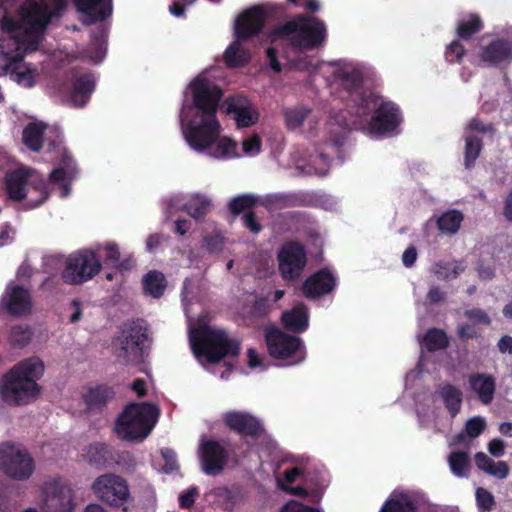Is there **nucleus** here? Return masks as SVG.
<instances>
[{"mask_svg": "<svg viewBox=\"0 0 512 512\" xmlns=\"http://www.w3.org/2000/svg\"><path fill=\"white\" fill-rule=\"evenodd\" d=\"M437 393L451 417H455L460 412L463 402L462 391L452 384H444L439 387Z\"/></svg>", "mask_w": 512, "mask_h": 512, "instance_id": "obj_32", "label": "nucleus"}, {"mask_svg": "<svg viewBox=\"0 0 512 512\" xmlns=\"http://www.w3.org/2000/svg\"><path fill=\"white\" fill-rule=\"evenodd\" d=\"M102 269V263L91 249L70 254L62 272V279L70 285H80L93 279Z\"/></svg>", "mask_w": 512, "mask_h": 512, "instance_id": "obj_10", "label": "nucleus"}, {"mask_svg": "<svg viewBox=\"0 0 512 512\" xmlns=\"http://www.w3.org/2000/svg\"><path fill=\"white\" fill-rule=\"evenodd\" d=\"M78 12L84 15V24L104 21L112 14V0H73Z\"/></svg>", "mask_w": 512, "mask_h": 512, "instance_id": "obj_24", "label": "nucleus"}, {"mask_svg": "<svg viewBox=\"0 0 512 512\" xmlns=\"http://www.w3.org/2000/svg\"><path fill=\"white\" fill-rule=\"evenodd\" d=\"M243 225L245 228H247L250 232L254 234H258L262 230V225L257 220L256 214L253 211H247L243 217Z\"/></svg>", "mask_w": 512, "mask_h": 512, "instance_id": "obj_59", "label": "nucleus"}, {"mask_svg": "<svg viewBox=\"0 0 512 512\" xmlns=\"http://www.w3.org/2000/svg\"><path fill=\"white\" fill-rule=\"evenodd\" d=\"M488 451L495 457H501L505 453V442L500 438H494L488 443Z\"/></svg>", "mask_w": 512, "mask_h": 512, "instance_id": "obj_63", "label": "nucleus"}, {"mask_svg": "<svg viewBox=\"0 0 512 512\" xmlns=\"http://www.w3.org/2000/svg\"><path fill=\"white\" fill-rule=\"evenodd\" d=\"M457 335L461 341H468L481 337V334L477 331V329L468 323L462 324L458 327Z\"/></svg>", "mask_w": 512, "mask_h": 512, "instance_id": "obj_58", "label": "nucleus"}, {"mask_svg": "<svg viewBox=\"0 0 512 512\" xmlns=\"http://www.w3.org/2000/svg\"><path fill=\"white\" fill-rule=\"evenodd\" d=\"M66 7V0H26L18 8V18L7 12L0 19V76L10 78L25 88L36 83L37 70L24 61L27 51L38 49L53 17Z\"/></svg>", "mask_w": 512, "mask_h": 512, "instance_id": "obj_1", "label": "nucleus"}, {"mask_svg": "<svg viewBox=\"0 0 512 512\" xmlns=\"http://www.w3.org/2000/svg\"><path fill=\"white\" fill-rule=\"evenodd\" d=\"M94 493L107 504L120 507L130 498L127 481L115 474H104L95 479L92 484Z\"/></svg>", "mask_w": 512, "mask_h": 512, "instance_id": "obj_16", "label": "nucleus"}, {"mask_svg": "<svg viewBox=\"0 0 512 512\" xmlns=\"http://www.w3.org/2000/svg\"><path fill=\"white\" fill-rule=\"evenodd\" d=\"M265 339L269 354L276 359L292 358L302 346L298 336L289 335L276 327L266 331Z\"/></svg>", "mask_w": 512, "mask_h": 512, "instance_id": "obj_19", "label": "nucleus"}, {"mask_svg": "<svg viewBox=\"0 0 512 512\" xmlns=\"http://www.w3.org/2000/svg\"><path fill=\"white\" fill-rule=\"evenodd\" d=\"M464 315L469 320L484 326H490L492 323L490 316L480 308L468 309L464 312Z\"/></svg>", "mask_w": 512, "mask_h": 512, "instance_id": "obj_55", "label": "nucleus"}, {"mask_svg": "<svg viewBox=\"0 0 512 512\" xmlns=\"http://www.w3.org/2000/svg\"><path fill=\"white\" fill-rule=\"evenodd\" d=\"M225 426L243 439L258 440L265 438L266 429L256 416L244 411H228L223 414Z\"/></svg>", "mask_w": 512, "mask_h": 512, "instance_id": "obj_17", "label": "nucleus"}, {"mask_svg": "<svg viewBox=\"0 0 512 512\" xmlns=\"http://www.w3.org/2000/svg\"><path fill=\"white\" fill-rule=\"evenodd\" d=\"M480 60L488 66H498L503 62L512 60V41L504 38L492 40L482 48Z\"/></svg>", "mask_w": 512, "mask_h": 512, "instance_id": "obj_26", "label": "nucleus"}, {"mask_svg": "<svg viewBox=\"0 0 512 512\" xmlns=\"http://www.w3.org/2000/svg\"><path fill=\"white\" fill-rule=\"evenodd\" d=\"M483 149V141L475 135L465 136L464 165L470 169L474 166L476 159Z\"/></svg>", "mask_w": 512, "mask_h": 512, "instance_id": "obj_41", "label": "nucleus"}, {"mask_svg": "<svg viewBox=\"0 0 512 512\" xmlns=\"http://www.w3.org/2000/svg\"><path fill=\"white\" fill-rule=\"evenodd\" d=\"M336 284L334 274L328 268H321L304 281L302 292L308 299H317L332 292Z\"/></svg>", "mask_w": 512, "mask_h": 512, "instance_id": "obj_22", "label": "nucleus"}, {"mask_svg": "<svg viewBox=\"0 0 512 512\" xmlns=\"http://www.w3.org/2000/svg\"><path fill=\"white\" fill-rule=\"evenodd\" d=\"M104 249L106 250V255L103 259L104 264L114 268H121L122 263L120 262V251L118 246L115 243H107L105 244Z\"/></svg>", "mask_w": 512, "mask_h": 512, "instance_id": "obj_52", "label": "nucleus"}, {"mask_svg": "<svg viewBox=\"0 0 512 512\" xmlns=\"http://www.w3.org/2000/svg\"><path fill=\"white\" fill-rule=\"evenodd\" d=\"M115 396L112 387L107 385H97L91 387L84 394V402L89 412L101 411Z\"/></svg>", "mask_w": 512, "mask_h": 512, "instance_id": "obj_30", "label": "nucleus"}, {"mask_svg": "<svg viewBox=\"0 0 512 512\" xmlns=\"http://www.w3.org/2000/svg\"><path fill=\"white\" fill-rule=\"evenodd\" d=\"M44 364L36 357L15 364L0 379V398L9 406H24L40 394L37 381L43 376Z\"/></svg>", "mask_w": 512, "mask_h": 512, "instance_id": "obj_2", "label": "nucleus"}, {"mask_svg": "<svg viewBox=\"0 0 512 512\" xmlns=\"http://www.w3.org/2000/svg\"><path fill=\"white\" fill-rule=\"evenodd\" d=\"M89 58L94 63H100L106 54V47L104 40L101 37H95L94 42L92 43V46L88 50Z\"/></svg>", "mask_w": 512, "mask_h": 512, "instance_id": "obj_54", "label": "nucleus"}, {"mask_svg": "<svg viewBox=\"0 0 512 512\" xmlns=\"http://www.w3.org/2000/svg\"><path fill=\"white\" fill-rule=\"evenodd\" d=\"M341 86L349 94L356 106V114L360 119L366 120L371 108L377 105L380 95L363 88V75L360 71L341 70L337 73Z\"/></svg>", "mask_w": 512, "mask_h": 512, "instance_id": "obj_11", "label": "nucleus"}, {"mask_svg": "<svg viewBox=\"0 0 512 512\" xmlns=\"http://www.w3.org/2000/svg\"><path fill=\"white\" fill-rule=\"evenodd\" d=\"M209 155L217 159H230L238 156L237 143L229 137H222L217 140L209 151Z\"/></svg>", "mask_w": 512, "mask_h": 512, "instance_id": "obj_40", "label": "nucleus"}, {"mask_svg": "<svg viewBox=\"0 0 512 512\" xmlns=\"http://www.w3.org/2000/svg\"><path fill=\"white\" fill-rule=\"evenodd\" d=\"M201 468L206 475H219L230 459V443L224 440L208 439L199 445Z\"/></svg>", "mask_w": 512, "mask_h": 512, "instance_id": "obj_14", "label": "nucleus"}, {"mask_svg": "<svg viewBox=\"0 0 512 512\" xmlns=\"http://www.w3.org/2000/svg\"><path fill=\"white\" fill-rule=\"evenodd\" d=\"M142 286L146 295L158 299L166 289L165 276L160 271L151 270L143 276Z\"/></svg>", "mask_w": 512, "mask_h": 512, "instance_id": "obj_33", "label": "nucleus"}, {"mask_svg": "<svg viewBox=\"0 0 512 512\" xmlns=\"http://www.w3.org/2000/svg\"><path fill=\"white\" fill-rule=\"evenodd\" d=\"M485 420L481 417H473L466 422L465 430L469 437H478L485 429Z\"/></svg>", "mask_w": 512, "mask_h": 512, "instance_id": "obj_56", "label": "nucleus"}, {"mask_svg": "<svg viewBox=\"0 0 512 512\" xmlns=\"http://www.w3.org/2000/svg\"><path fill=\"white\" fill-rule=\"evenodd\" d=\"M154 466L161 472L171 474L179 469L176 453L170 448H162L160 456L155 458Z\"/></svg>", "mask_w": 512, "mask_h": 512, "instance_id": "obj_42", "label": "nucleus"}, {"mask_svg": "<svg viewBox=\"0 0 512 512\" xmlns=\"http://www.w3.org/2000/svg\"><path fill=\"white\" fill-rule=\"evenodd\" d=\"M96 87L95 76L91 71L74 73L71 82L70 99L74 106L84 107Z\"/></svg>", "mask_w": 512, "mask_h": 512, "instance_id": "obj_23", "label": "nucleus"}, {"mask_svg": "<svg viewBox=\"0 0 512 512\" xmlns=\"http://www.w3.org/2000/svg\"><path fill=\"white\" fill-rule=\"evenodd\" d=\"M46 126L41 123H29L23 130V142L32 151L38 152L43 146Z\"/></svg>", "mask_w": 512, "mask_h": 512, "instance_id": "obj_34", "label": "nucleus"}, {"mask_svg": "<svg viewBox=\"0 0 512 512\" xmlns=\"http://www.w3.org/2000/svg\"><path fill=\"white\" fill-rule=\"evenodd\" d=\"M192 80L186 85L184 99L179 115L183 137L187 144L192 147Z\"/></svg>", "mask_w": 512, "mask_h": 512, "instance_id": "obj_31", "label": "nucleus"}, {"mask_svg": "<svg viewBox=\"0 0 512 512\" xmlns=\"http://www.w3.org/2000/svg\"><path fill=\"white\" fill-rule=\"evenodd\" d=\"M468 382L482 404L489 405L493 401L496 392V379L493 375L475 373L469 376Z\"/></svg>", "mask_w": 512, "mask_h": 512, "instance_id": "obj_27", "label": "nucleus"}, {"mask_svg": "<svg viewBox=\"0 0 512 512\" xmlns=\"http://www.w3.org/2000/svg\"><path fill=\"white\" fill-rule=\"evenodd\" d=\"M221 126L217 117L200 116L194 125V150L210 151L220 136Z\"/></svg>", "mask_w": 512, "mask_h": 512, "instance_id": "obj_21", "label": "nucleus"}, {"mask_svg": "<svg viewBox=\"0 0 512 512\" xmlns=\"http://www.w3.org/2000/svg\"><path fill=\"white\" fill-rule=\"evenodd\" d=\"M423 341L429 352L444 350L449 346L446 332L439 328H429L424 335Z\"/></svg>", "mask_w": 512, "mask_h": 512, "instance_id": "obj_39", "label": "nucleus"}, {"mask_svg": "<svg viewBox=\"0 0 512 512\" xmlns=\"http://www.w3.org/2000/svg\"><path fill=\"white\" fill-rule=\"evenodd\" d=\"M326 27L323 21L316 17L297 16L295 19L275 27L271 41L278 37L288 38L292 47L311 50L320 46L326 38Z\"/></svg>", "mask_w": 512, "mask_h": 512, "instance_id": "obj_6", "label": "nucleus"}, {"mask_svg": "<svg viewBox=\"0 0 512 512\" xmlns=\"http://www.w3.org/2000/svg\"><path fill=\"white\" fill-rule=\"evenodd\" d=\"M72 489L59 477L50 478L41 486L43 512H73L75 505Z\"/></svg>", "mask_w": 512, "mask_h": 512, "instance_id": "obj_12", "label": "nucleus"}, {"mask_svg": "<svg viewBox=\"0 0 512 512\" xmlns=\"http://www.w3.org/2000/svg\"><path fill=\"white\" fill-rule=\"evenodd\" d=\"M421 497L413 491H393L384 501L379 512H418Z\"/></svg>", "mask_w": 512, "mask_h": 512, "instance_id": "obj_25", "label": "nucleus"}, {"mask_svg": "<svg viewBox=\"0 0 512 512\" xmlns=\"http://www.w3.org/2000/svg\"><path fill=\"white\" fill-rule=\"evenodd\" d=\"M5 308L13 316H23L30 313L32 302L29 291L19 285L13 286L5 302Z\"/></svg>", "mask_w": 512, "mask_h": 512, "instance_id": "obj_28", "label": "nucleus"}, {"mask_svg": "<svg viewBox=\"0 0 512 512\" xmlns=\"http://www.w3.org/2000/svg\"><path fill=\"white\" fill-rule=\"evenodd\" d=\"M476 503L479 512H490L495 507V498L493 494L483 487L476 489Z\"/></svg>", "mask_w": 512, "mask_h": 512, "instance_id": "obj_46", "label": "nucleus"}, {"mask_svg": "<svg viewBox=\"0 0 512 512\" xmlns=\"http://www.w3.org/2000/svg\"><path fill=\"white\" fill-rule=\"evenodd\" d=\"M509 466L505 461L494 462L489 469V475L498 479H505L509 475Z\"/></svg>", "mask_w": 512, "mask_h": 512, "instance_id": "obj_62", "label": "nucleus"}, {"mask_svg": "<svg viewBox=\"0 0 512 512\" xmlns=\"http://www.w3.org/2000/svg\"><path fill=\"white\" fill-rule=\"evenodd\" d=\"M0 470L10 479L25 481L34 473L35 462L27 450L5 441L0 443Z\"/></svg>", "mask_w": 512, "mask_h": 512, "instance_id": "obj_9", "label": "nucleus"}, {"mask_svg": "<svg viewBox=\"0 0 512 512\" xmlns=\"http://www.w3.org/2000/svg\"><path fill=\"white\" fill-rule=\"evenodd\" d=\"M223 90L214 82L194 77V116L217 117Z\"/></svg>", "mask_w": 512, "mask_h": 512, "instance_id": "obj_15", "label": "nucleus"}, {"mask_svg": "<svg viewBox=\"0 0 512 512\" xmlns=\"http://www.w3.org/2000/svg\"><path fill=\"white\" fill-rule=\"evenodd\" d=\"M311 109L305 106H297L293 108L285 109L284 118L286 125L289 129H296L302 126L304 121L307 119Z\"/></svg>", "mask_w": 512, "mask_h": 512, "instance_id": "obj_44", "label": "nucleus"}, {"mask_svg": "<svg viewBox=\"0 0 512 512\" xmlns=\"http://www.w3.org/2000/svg\"><path fill=\"white\" fill-rule=\"evenodd\" d=\"M243 151L246 154H258L261 150V138L258 135H253L243 140Z\"/></svg>", "mask_w": 512, "mask_h": 512, "instance_id": "obj_61", "label": "nucleus"}, {"mask_svg": "<svg viewBox=\"0 0 512 512\" xmlns=\"http://www.w3.org/2000/svg\"><path fill=\"white\" fill-rule=\"evenodd\" d=\"M471 132H479L482 134H494L496 132V128L492 123H484L479 118H472L466 128Z\"/></svg>", "mask_w": 512, "mask_h": 512, "instance_id": "obj_57", "label": "nucleus"}, {"mask_svg": "<svg viewBox=\"0 0 512 512\" xmlns=\"http://www.w3.org/2000/svg\"><path fill=\"white\" fill-rule=\"evenodd\" d=\"M280 512H322L320 509L304 505L303 503L291 500L284 505Z\"/></svg>", "mask_w": 512, "mask_h": 512, "instance_id": "obj_60", "label": "nucleus"}, {"mask_svg": "<svg viewBox=\"0 0 512 512\" xmlns=\"http://www.w3.org/2000/svg\"><path fill=\"white\" fill-rule=\"evenodd\" d=\"M278 270L285 281L299 279L307 264V255L302 243L294 240L285 242L278 254Z\"/></svg>", "mask_w": 512, "mask_h": 512, "instance_id": "obj_13", "label": "nucleus"}, {"mask_svg": "<svg viewBox=\"0 0 512 512\" xmlns=\"http://www.w3.org/2000/svg\"><path fill=\"white\" fill-rule=\"evenodd\" d=\"M463 221V214L459 210H448L437 219V227L443 233L455 234Z\"/></svg>", "mask_w": 512, "mask_h": 512, "instance_id": "obj_38", "label": "nucleus"}, {"mask_svg": "<svg viewBox=\"0 0 512 512\" xmlns=\"http://www.w3.org/2000/svg\"><path fill=\"white\" fill-rule=\"evenodd\" d=\"M5 191L8 198L19 202L27 196V186L33 188L38 197L25 203L26 209H34L42 205L49 196L48 184L45 179L32 169L19 168L8 172L5 176Z\"/></svg>", "mask_w": 512, "mask_h": 512, "instance_id": "obj_7", "label": "nucleus"}, {"mask_svg": "<svg viewBox=\"0 0 512 512\" xmlns=\"http://www.w3.org/2000/svg\"><path fill=\"white\" fill-rule=\"evenodd\" d=\"M271 311V304L268 297H256L250 307V314L256 319L265 318Z\"/></svg>", "mask_w": 512, "mask_h": 512, "instance_id": "obj_51", "label": "nucleus"}, {"mask_svg": "<svg viewBox=\"0 0 512 512\" xmlns=\"http://www.w3.org/2000/svg\"><path fill=\"white\" fill-rule=\"evenodd\" d=\"M484 24L478 14H469L458 21L456 34L463 40H470L474 34L480 32Z\"/></svg>", "mask_w": 512, "mask_h": 512, "instance_id": "obj_36", "label": "nucleus"}, {"mask_svg": "<svg viewBox=\"0 0 512 512\" xmlns=\"http://www.w3.org/2000/svg\"><path fill=\"white\" fill-rule=\"evenodd\" d=\"M281 322L285 329L293 333H303L309 327V313L307 307L300 303L292 309L284 311Z\"/></svg>", "mask_w": 512, "mask_h": 512, "instance_id": "obj_29", "label": "nucleus"}, {"mask_svg": "<svg viewBox=\"0 0 512 512\" xmlns=\"http://www.w3.org/2000/svg\"><path fill=\"white\" fill-rule=\"evenodd\" d=\"M373 114L368 122L369 132L373 135H385L395 131L402 122L399 106L392 101H377L371 108Z\"/></svg>", "mask_w": 512, "mask_h": 512, "instance_id": "obj_18", "label": "nucleus"}, {"mask_svg": "<svg viewBox=\"0 0 512 512\" xmlns=\"http://www.w3.org/2000/svg\"><path fill=\"white\" fill-rule=\"evenodd\" d=\"M86 458L97 467L105 466L111 459L110 446L100 442L92 443L87 448Z\"/></svg>", "mask_w": 512, "mask_h": 512, "instance_id": "obj_37", "label": "nucleus"}, {"mask_svg": "<svg viewBox=\"0 0 512 512\" xmlns=\"http://www.w3.org/2000/svg\"><path fill=\"white\" fill-rule=\"evenodd\" d=\"M203 246L210 253H218L224 247V237L219 232L206 235L203 239Z\"/></svg>", "mask_w": 512, "mask_h": 512, "instance_id": "obj_53", "label": "nucleus"}, {"mask_svg": "<svg viewBox=\"0 0 512 512\" xmlns=\"http://www.w3.org/2000/svg\"><path fill=\"white\" fill-rule=\"evenodd\" d=\"M462 269L458 266L451 268V265L444 261L436 262L433 265V273L438 279L449 280L455 279L461 273Z\"/></svg>", "mask_w": 512, "mask_h": 512, "instance_id": "obj_47", "label": "nucleus"}, {"mask_svg": "<svg viewBox=\"0 0 512 512\" xmlns=\"http://www.w3.org/2000/svg\"><path fill=\"white\" fill-rule=\"evenodd\" d=\"M211 199L199 193H194V220L206 216L212 209Z\"/></svg>", "mask_w": 512, "mask_h": 512, "instance_id": "obj_49", "label": "nucleus"}, {"mask_svg": "<svg viewBox=\"0 0 512 512\" xmlns=\"http://www.w3.org/2000/svg\"><path fill=\"white\" fill-rule=\"evenodd\" d=\"M159 409L148 402L130 403L125 406L115 422L117 436L128 441H143L151 433Z\"/></svg>", "mask_w": 512, "mask_h": 512, "instance_id": "obj_5", "label": "nucleus"}, {"mask_svg": "<svg viewBox=\"0 0 512 512\" xmlns=\"http://www.w3.org/2000/svg\"><path fill=\"white\" fill-rule=\"evenodd\" d=\"M240 350V342L230 338L225 330L194 323V356L199 361L217 364L237 358Z\"/></svg>", "mask_w": 512, "mask_h": 512, "instance_id": "obj_4", "label": "nucleus"}, {"mask_svg": "<svg viewBox=\"0 0 512 512\" xmlns=\"http://www.w3.org/2000/svg\"><path fill=\"white\" fill-rule=\"evenodd\" d=\"M267 14L261 6H253L246 9L235 20V41L224 52V62L229 68H240L249 64L250 53L241 48L240 43L258 36L266 22Z\"/></svg>", "mask_w": 512, "mask_h": 512, "instance_id": "obj_3", "label": "nucleus"}, {"mask_svg": "<svg viewBox=\"0 0 512 512\" xmlns=\"http://www.w3.org/2000/svg\"><path fill=\"white\" fill-rule=\"evenodd\" d=\"M258 200L254 195L243 194L232 198L228 204L229 211L231 214L237 216L245 211H251L257 204Z\"/></svg>", "mask_w": 512, "mask_h": 512, "instance_id": "obj_45", "label": "nucleus"}, {"mask_svg": "<svg viewBox=\"0 0 512 512\" xmlns=\"http://www.w3.org/2000/svg\"><path fill=\"white\" fill-rule=\"evenodd\" d=\"M497 349L501 354L512 355V336L503 335L497 342Z\"/></svg>", "mask_w": 512, "mask_h": 512, "instance_id": "obj_64", "label": "nucleus"}, {"mask_svg": "<svg viewBox=\"0 0 512 512\" xmlns=\"http://www.w3.org/2000/svg\"><path fill=\"white\" fill-rule=\"evenodd\" d=\"M466 49L459 40L452 41L446 48L445 59L448 63H461Z\"/></svg>", "mask_w": 512, "mask_h": 512, "instance_id": "obj_50", "label": "nucleus"}, {"mask_svg": "<svg viewBox=\"0 0 512 512\" xmlns=\"http://www.w3.org/2000/svg\"><path fill=\"white\" fill-rule=\"evenodd\" d=\"M222 111L227 115H234L238 128L251 127L259 119L258 111L250 101L242 95H234L226 98L221 105Z\"/></svg>", "mask_w": 512, "mask_h": 512, "instance_id": "obj_20", "label": "nucleus"}, {"mask_svg": "<svg viewBox=\"0 0 512 512\" xmlns=\"http://www.w3.org/2000/svg\"><path fill=\"white\" fill-rule=\"evenodd\" d=\"M452 473L457 477H464L470 465L469 455L464 451H453L448 457Z\"/></svg>", "mask_w": 512, "mask_h": 512, "instance_id": "obj_43", "label": "nucleus"}, {"mask_svg": "<svg viewBox=\"0 0 512 512\" xmlns=\"http://www.w3.org/2000/svg\"><path fill=\"white\" fill-rule=\"evenodd\" d=\"M149 329L142 320L125 324L117 339L115 355L123 364H139L144 360Z\"/></svg>", "mask_w": 512, "mask_h": 512, "instance_id": "obj_8", "label": "nucleus"}, {"mask_svg": "<svg viewBox=\"0 0 512 512\" xmlns=\"http://www.w3.org/2000/svg\"><path fill=\"white\" fill-rule=\"evenodd\" d=\"M31 340V331L28 327L16 325L12 327L10 333V341L13 346L22 348L26 346Z\"/></svg>", "mask_w": 512, "mask_h": 512, "instance_id": "obj_48", "label": "nucleus"}, {"mask_svg": "<svg viewBox=\"0 0 512 512\" xmlns=\"http://www.w3.org/2000/svg\"><path fill=\"white\" fill-rule=\"evenodd\" d=\"M279 200L286 207H314L318 203L317 195L303 191L283 194Z\"/></svg>", "mask_w": 512, "mask_h": 512, "instance_id": "obj_35", "label": "nucleus"}]
</instances>
